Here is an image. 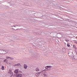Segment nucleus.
<instances>
[{"instance_id": "a211bd4d", "label": "nucleus", "mask_w": 77, "mask_h": 77, "mask_svg": "<svg viewBox=\"0 0 77 77\" xmlns=\"http://www.w3.org/2000/svg\"><path fill=\"white\" fill-rule=\"evenodd\" d=\"M73 47L75 49H77V48H76V47L75 45H73Z\"/></svg>"}, {"instance_id": "5701e85b", "label": "nucleus", "mask_w": 77, "mask_h": 77, "mask_svg": "<svg viewBox=\"0 0 77 77\" xmlns=\"http://www.w3.org/2000/svg\"><path fill=\"white\" fill-rule=\"evenodd\" d=\"M67 46L68 47H69V46H70V45H69V44H67Z\"/></svg>"}, {"instance_id": "cd10ccee", "label": "nucleus", "mask_w": 77, "mask_h": 77, "mask_svg": "<svg viewBox=\"0 0 77 77\" xmlns=\"http://www.w3.org/2000/svg\"><path fill=\"white\" fill-rule=\"evenodd\" d=\"M48 71H50V70H51V69H48Z\"/></svg>"}, {"instance_id": "f3484780", "label": "nucleus", "mask_w": 77, "mask_h": 77, "mask_svg": "<svg viewBox=\"0 0 77 77\" xmlns=\"http://www.w3.org/2000/svg\"><path fill=\"white\" fill-rule=\"evenodd\" d=\"M41 73H42V71L38 72V75H36V76H39V74H41Z\"/></svg>"}, {"instance_id": "4468645a", "label": "nucleus", "mask_w": 77, "mask_h": 77, "mask_svg": "<svg viewBox=\"0 0 77 77\" xmlns=\"http://www.w3.org/2000/svg\"><path fill=\"white\" fill-rule=\"evenodd\" d=\"M42 73H43V74H45L46 72L45 71V70H44L42 71Z\"/></svg>"}, {"instance_id": "2eb2a0df", "label": "nucleus", "mask_w": 77, "mask_h": 77, "mask_svg": "<svg viewBox=\"0 0 77 77\" xmlns=\"http://www.w3.org/2000/svg\"><path fill=\"white\" fill-rule=\"evenodd\" d=\"M48 68H51L52 66H48Z\"/></svg>"}, {"instance_id": "20e7f679", "label": "nucleus", "mask_w": 77, "mask_h": 77, "mask_svg": "<svg viewBox=\"0 0 77 77\" xmlns=\"http://www.w3.org/2000/svg\"><path fill=\"white\" fill-rule=\"evenodd\" d=\"M6 59H9L10 60H14V58L8 56H6Z\"/></svg>"}, {"instance_id": "39448f33", "label": "nucleus", "mask_w": 77, "mask_h": 77, "mask_svg": "<svg viewBox=\"0 0 77 77\" xmlns=\"http://www.w3.org/2000/svg\"><path fill=\"white\" fill-rule=\"evenodd\" d=\"M0 54L1 55H4V50L0 49Z\"/></svg>"}, {"instance_id": "c756f323", "label": "nucleus", "mask_w": 77, "mask_h": 77, "mask_svg": "<svg viewBox=\"0 0 77 77\" xmlns=\"http://www.w3.org/2000/svg\"><path fill=\"white\" fill-rule=\"evenodd\" d=\"M9 64H11V63H9Z\"/></svg>"}, {"instance_id": "bb28decb", "label": "nucleus", "mask_w": 77, "mask_h": 77, "mask_svg": "<svg viewBox=\"0 0 77 77\" xmlns=\"http://www.w3.org/2000/svg\"><path fill=\"white\" fill-rule=\"evenodd\" d=\"M19 72L20 73H23V72L22 71H19Z\"/></svg>"}, {"instance_id": "a878e982", "label": "nucleus", "mask_w": 77, "mask_h": 77, "mask_svg": "<svg viewBox=\"0 0 77 77\" xmlns=\"http://www.w3.org/2000/svg\"><path fill=\"white\" fill-rule=\"evenodd\" d=\"M66 42H68V41H69L68 40H66Z\"/></svg>"}, {"instance_id": "dca6fc26", "label": "nucleus", "mask_w": 77, "mask_h": 77, "mask_svg": "<svg viewBox=\"0 0 77 77\" xmlns=\"http://www.w3.org/2000/svg\"><path fill=\"white\" fill-rule=\"evenodd\" d=\"M4 67L3 66H2L1 69L2 70H4L5 69H4Z\"/></svg>"}, {"instance_id": "1a4fd4ad", "label": "nucleus", "mask_w": 77, "mask_h": 77, "mask_svg": "<svg viewBox=\"0 0 77 77\" xmlns=\"http://www.w3.org/2000/svg\"><path fill=\"white\" fill-rule=\"evenodd\" d=\"M15 66H22L21 65L20 63H17L15 65Z\"/></svg>"}, {"instance_id": "f257e3e1", "label": "nucleus", "mask_w": 77, "mask_h": 77, "mask_svg": "<svg viewBox=\"0 0 77 77\" xmlns=\"http://www.w3.org/2000/svg\"><path fill=\"white\" fill-rule=\"evenodd\" d=\"M11 29L14 30H17L18 29V25H14L13 26H11Z\"/></svg>"}, {"instance_id": "9d476101", "label": "nucleus", "mask_w": 77, "mask_h": 77, "mask_svg": "<svg viewBox=\"0 0 77 77\" xmlns=\"http://www.w3.org/2000/svg\"><path fill=\"white\" fill-rule=\"evenodd\" d=\"M24 68L25 69H27V65H26V64H24Z\"/></svg>"}, {"instance_id": "393cba45", "label": "nucleus", "mask_w": 77, "mask_h": 77, "mask_svg": "<svg viewBox=\"0 0 77 77\" xmlns=\"http://www.w3.org/2000/svg\"><path fill=\"white\" fill-rule=\"evenodd\" d=\"M4 62H7V60H4Z\"/></svg>"}, {"instance_id": "aec40b11", "label": "nucleus", "mask_w": 77, "mask_h": 77, "mask_svg": "<svg viewBox=\"0 0 77 77\" xmlns=\"http://www.w3.org/2000/svg\"><path fill=\"white\" fill-rule=\"evenodd\" d=\"M45 69H47L48 68V66H46L45 67Z\"/></svg>"}, {"instance_id": "6ab92c4d", "label": "nucleus", "mask_w": 77, "mask_h": 77, "mask_svg": "<svg viewBox=\"0 0 77 77\" xmlns=\"http://www.w3.org/2000/svg\"><path fill=\"white\" fill-rule=\"evenodd\" d=\"M10 73L11 75H13V72H10Z\"/></svg>"}, {"instance_id": "c85d7f7f", "label": "nucleus", "mask_w": 77, "mask_h": 77, "mask_svg": "<svg viewBox=\"0 0 77 77\" xmlns=\"http://www.w3.org/2000/svg\"><path fill=\"white\" fill-rule=\"evenodd\" d=\"M5 60H7V61H8V60H7V59H6Z\"/></svg>"}, {"instance_id": "f03ea898", "label": "nucleus", "mask_w": 77, "mask_h": 77, "mask_svg": "<svg viewBox=\"0 0 77 77\" xmlns=\"http://www.w3.org/2000/svg\"><path fill=\"white\" fill-rule=\"evenodd\" d=\"M16 3V2L14 0L11 1L10 2V6H14Z\"/></svg>"}, {"instance_id": "f8f14e48", "label": "nucleus", "mask_w": 77, "mask_h": 77, "mask_svg": "<svg viewBox=\"0 0 77 77\" xmlns=\"http://www.w3.org/2000/svg\"><path fill=\"white\" fill-rule=\"evenodd\" d=\"M35 71H39V68L37 67L35 69Z\"/></svg>"}, {"instance_id": "0eeeda50", "label": "nucleus", "mask_w": 77, "mask_h": 77, "mask_svg": "<svg viewBox=\"0 0 77 77\" xmlns=\"http://www.w3.org/2000/svg\"><path fill=\"white\" fill-rule=\"evenodd\" d=\"M16 76L17 77H22V74H17L16 75Z\"/></svg>"}, {"instance_id": "b1692460", "label": "nucleus", "mask_w": 77, "mask_h": 77, "mask_svg": "<svg viewBox=\"0 0 77 77\" xmlns=\"http://www.w3.org/2000/svg\"><path fill=\"white\" fill-rule=\"evenodd\" d=\"M74 43L77 44V41H75L74 42Z\"/></svg>"}, {"instance_id": "7ed1b4c3", "label": "nucleus", "mask_w": 77, "mask_h": 77, "mask_svg": "<svg viewBox=\"0 0 77 77\" xmlns=\"http://www.w3.org/2000/svg\"><path fill=\"white\" fill-rule=\"evenodd\" d=\"M59 32H58L57 31L56 32H53L52 33V35H53V37H56L57 36V34H59Z\"/></svg>"}, {"instance_id": "4be33fe9", "label": "nucleus", "mask_w": 77, "mask_h": 77, "mask_svg": "<svg viewBox=\"0 0 77 77\" xmlns=\"http://www.w3.org/2000/svg\"><path fill=\"white\" fill-rule=\"evenodd\" d=\"M44 76L45 77H46L47 76V75H46V74L45 73H44Z\"/></svg>"}, {"instance_id": "ddd939ff", "label": "nucleus", "mask_w": 77, "mask_h": 77, "mask_svg": "<svg viewBox=\"0 0 77 77\" xmlns=\"http://www.w3.org/2000/svg\"><path fill=\"white\" fill-rule=\"evenodd\" d=\"M15 72L16 73V74H18V70L17 69L15 70Z\"/></svg>"}, {"instance_id": "9b49d317", "label": "nucleus", "mask_w": 77, "mask_h": 77, "mask_svg": "<svg viewBox=\"0 0 77 77\" xmlns=\"http://www.w3.org/2000/svg\"><path fill=\"white\" fill-rule=\"evenodd\" d=\"M69 56L70 57H71V58L72 59H74V56L72 55H69Z\"/></svg>"}, {"instance_id": "423d86ee", "label": "nucleus", "mask_w": 77, "mask_h": 77, "mask_svg": "<svg viewBox=\"0 0 77 77\" xmlns=\"http://www.w3.org/2000/svg\"><path fill=\"white\" fill-rule=\"evenodd\" d=\"M9 52V51L7 50H4V54H6L7 53H8Z\"/></svg>"}, {"instance_id": "6e6552de", "label": "nucleus", "mask_w": 77, "mask_h": 77, "mask_svg": "<svg viewBox=\"0 0 77 77\" xmlns=\"http://www.w3.org/2000/svg\"><path fill=\"white\" fill-rule=\"evenodd\" d=\"M62 51L63 52L65 53L66 52V49H65V48H62Z\"/></svg>"}, {"instance_id": "412c9836", "label": "nucleus", "mask_w": 77, "mask_h": 77, "mask_svg": "<svg viewBox=\"0 0 77 77\" xmlns=\"http://www.w3.org/2000/svg\"><path fill=\"white\" fill-rule=\"evenodd\" d=\"M9 72H12V69H10L9 70Z\"/></svg>"}]
</instances>
